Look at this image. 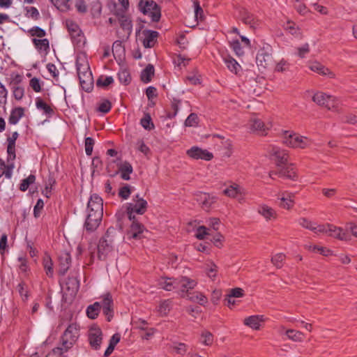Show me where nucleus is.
<instances>
[{
  "instance_id": "f257e3e1",
  "label": "nucleus",
  "mask_w": 357,
  "mask_h": 357,
  "mask_svg": "<svg viewBox=\"0 0 357 357\" xmlns=\"http://www.w3.org/2000/svg\"><path fill=\"white\" fill-rule=\"evenodd\" d=\"M79 336V326L77 323H72L68 325L61 337V347L53 349L54 354L62 355L68 351L76 343Z\"/></svg>"
},
{
  "instance_id": "f03ea898",
  "label": "nucleus",
  "mask_w": 357,
  "mask_h": 357,
  "mask_svg": "<svg viewBox=\"0 0 357 357\" xmlns=\"http://www.w3.org/2000/svg\"><path fill=\"white\" fill-rule=\"evenodd\" d=\"M138 9L146 15L151 17L152 22H158L161 17V8L153 0H140Z\"/></svg>"
},
{
  "instance_id": "7ed1b4c3",
  "label": "nucleus",
  "mask_w": 357,
  "mask_h": 357,
  "mask_svg": "<svg viewBox=\"0 0 357 357\" xmlns=\"http://www.w3.org/2000/svg\"><path fill=\"white\" fill-rule=\"evenodd\" d=\"M114 231L113 228H109L105 235L100 239L98 245V257L100 260H105L107 255L113 250V238L111 234Z\"/></svg>"
},
{
  "instance_id": "20e7f679",
  "label": "nucleus",
  "mask_w": 357,
  "mask_h": 357,
  "mask_svg": "<svg viewBox=\"0 0 357 357\" xmlns=\"http://www.w3.org/2000/svg\"><path fill=\"white\" fill-rule=\"evenodd\" d=\"M77 71L82 89L91 92L93 87V78L88 66H82L76 62Z\"/></svg>"
},
{
  "instance_id": "39448f33",
  "label": "nucleus",
  "mask_w": 357,
  "mask_h": 357,
  "mask_svg": "<svg viewBox=\"0 0 357 357\" xmlns=\"http://www.w3.org/2000/svg\"><path fill=\"white\" fill-rule=\"evenodd\" d=\"M272 53L273 49L271 45L267 44L261 47L256 56L258 67L262 69H268L272 67L274 63Z\"/></svg>"
},
{
  "instance_id": "423d86ee",
  "label": "nucleus",
  "mask_w": 357,
  "mask_h": 357,
  "mask_svg": "<svg viewBox=\"0 0 357 357\" xmlns=\"http://www.w3.org/2000/svg\"><path fill=\"white\" fill-rule=\"evenodd\" d=\"M135 204H128L126 207V213L128 214V219H133L135 215L134 213L143 215L147 209L148 204L147 202L142 197H139V195H137L135 199H133Z\"/></svg>"
},
{
  "instance_id": "0eeeda50",
  "label": "nucleus",
  "mask_w": 357,
  "mask_h": 357,
  "mask_svg": "<svg viewBox=\"0 0 357 357\" xmlns=\"http://www.w3.org/2000/svg\"><path fill=\"white\" fill-rule=\"evenodd\" d=\"M283 143L289 147L305 149L310 144V141L307 137L285 131Z\"/></svg>"
},
{
  "instance_id": "6e6552de",
  "label": "nucleus",
  "mask_w": 357,
  "mask_h": 357,
  "mask_svg": "<svg viewBox=\"0 0 357 357\" xmlns=\"http://www.w3.org/2000/svg\"><path fill=\"white\" fill-rule=\"evenodd\" d=\"M312 100L319 106L324 107L329 110L337 107V100L336 98L324 92L319 91L314 93Z\"/></svg>"
},
{
  "instance_id": "1a4fd4ad",
  "label": "nucleus",
  "mask_w": 357,
  "mask_h": 357,
  "mask_svg": "<svg viewBox=\"0 0 357 357\" xmlns=\"http://www.w3.org/2000/svg\"><path fill=\"white\" fill-rule=\"evenodd\" d=\"M78 278L79 273L77 271L70 272V275L65 282V287H63L66 294H69L70 296H75L79 289L80 284Z\"/></svg>"
},
{
  "instance_id": "9d476101",
  "label": "nucleus",
  "mask_w": 357,
  "mask_h": 357,
  "mask_svg": "<svg viewBox=\"0 0 357 357\" xmlns=\"http://www.w3.org/2000/svg\"><path fill=\"white\" fill-rule=\"evenodd\" d=\"M88 341L93 349H100L102 341V332L99 327L92 326L89 328L88 331Z\"/></svg>"
},
{
  "instance_id": "9b49d317",
  "label": "nucleus",
  "mask_w": 357,
  "mask_h": 357,
  "mask_svg": "<svg viewBox=\"0 0 357 357\" xmlns=\"http://www.w3.org/2000/svg\"><path fill=\"white\" fill-rule=\"evenodd\" d=\"M87 213L84 227L86 231L93 232L99 227L102 221L103 214L91 211H87Z\"/></svg>"
},
{
  "instance_id": "f8f14e48",
  "label": "nucleus",
  "mask_w": 357,
  "mask_h": 357,
  "mask_svg": "<svg viewBox=\"0 0 357 357\" xmlns=\"http://www.w3.org/2000/svg\"><path fill=\"white\" fill-rule=\"evenodd\" d=\"M197 282L195 280H192L188 277H181L176 278V289L181 291L182 293L181 296L188 297V291L190 289H193Z\"/></svg>"
},
{
  "instance_id": "ddd939ff",
  "label": "nucleus",
  "mask_w": 357,
  "mask_h": 357,
  "mask_svg": "<svg viewBox=\"0 0 357 357\" xmlns=\"http://www.w3.org/2000/svg\"><path fill=\"white\" fill-rule=\"evenodd\" d=\"M270 154L272 160H275L277 167L279 168L286 165L288 161L289 155L287 152L279 147L273 146L270 151Z\"/></svg>"
},
{
  "instance_id": "4468645a",
  "label": "nucleus",
  "mask_w": 357,
  "mask_h": 357,
  "mask_svg": "<svg viewBox=\"0 0 357 357\" xmlns=\"http://www.w3.org/2000/svg\"><path fill=\"white\" fill-rule=\"evenodd\" d=\"M72 262L70 254L67 251H61L58 255V273L64 275L68 271Z\"/></svg>"
},
{
  "instance_id": "2eb2a0df",
  "label": "nucleus",
  "mask_w": 357,
  "mask_h": 357,
  "mask_svg": "<svg viewBox=\"0 0 357 357\" xmlns=\"http://www.w3.org/2000/svg\"><path fill=\"white\" fill-rule=\"evenodd\" d=\"M129 220L132 221V223L127 234L128 238L140 239L142 237L144 231L145 230V227L137 220L136 217H134L133 219Z\"/></svg>"
},
{
  "instance_id": "dca6fc26",
  "label": "nucleus",
  "mask_w": 357,
  "mask_h": 357,
  "mask_svg": "<svg viewBox=\"0 0 357 357\" xmlns=\"http://www.w3.org/2000/svg\"><path fill=\"white\" fill-rule=\"evenodd\" d=\"M186 153L190 158L195 160L202 159L209 161L213 158L212 153L208 151L207 150L202 149L198 146H192L191 149L187 151Z\"/></svg>"
},
{
  "instance_id": "f3484780",
  "label": "nucleus",
  "mask_w": 357,
  "mask_h": 357,
  "mask_svg": "<svg viewBox=\"0 0 357 357\" xmlns=\"http://www.w3.org/2000/svg\"><path fill=\"white\" fill-rule=\"evenodd\" d=\"M107 170L108 173H110L111 176H114L119 172H120L121 178L122 179L125 181H129L130 179V174L132 173L133 168L129 162L125 161L119 167L118 171H116L114 173H111L109 164H108L107 166Z\"/></svg>"
},
{
  "instance_id": "a211bd4d",
  "label": "nucleus",
  "mask_w": 357,
  "mask_h": 357,
  "mask_svg": "<svg viewBox=\"0 0 357 357\" xmlns=\"http://www.w3.org/2000/svg\"><path fill=\"white\" fill-rule=\"evenodd\" d=\"M66 25L73 43L79 45L84 38V35L79 26L72 21L67 22Z\"/></svg>"
},
{
  "instance_id": "6ab92c4d",
  "label": "nucleus",
  "mask_w": 357,
  "mask_h": 357,
  "mask_svg": "<svg viewBox=\"0 0 357 357\" xmlns=\"http://www.w3.org/2000/svg\"><path fill=\"white\" fill-rule=\"evenodd\" d=\"M87 211L103 214V200L98 195L93 194L91 195L87 204Z\"/></svg>"
},
{
  "instance_id": "aec40b11",
  "label": "nucleus",
  "mask_w": 357,
  "mask_h": 357,
  "mask_svg": "<svg viewBox=\"0 0 357 357\" xmlns=\"http://www.w3.org/2000/svg\"><path fill=\"white\" fill-rule=\"evenodd\" d=\"M114 14L118 17L121 28L130 36L132 30L130 17L126 15V13H123V11L121 10H115Z\"/></svg>"
},
{
  "instance_id": "412c9836",
  "label": "nucleus",
  "mask_w": 357,
  "mask_h": 357,
  "mask_svg": "<svg viewBox=\"0 0 357 357\" xmlns=\"http://www.w3.org/2000/svg\"><path fill=\"white\" fill-rule=\"evenodd\" d=\"M197 201L203 209L208 211L216 202L217 198L208 193L201 192L197 196Z\"/></svg>"
},
{
  "instance_id": "4be33fe9",
  "label": "nucleus",
  "mask_w": 357,
  "mask_h": 357,
  "mask_svg": "<svg viewBox=\"0 0 357 357\" xmlns=\"http://www.w3.org/2000/svg\"><path fill=\"white\" fill-rule=\"evenodd\" d=\"M158 285L160 288L165 291H172L176 289V278L161 277L158 280Z\"/></svg>"
},
{
  "instance_id": "5701e85b",
  "label": "nucleus",
  "mask_w": 357,
  "mask_h": 357,
  "mask_svg": "<svg viewBox=\"0 0 357 357\" xmlns=\"http://www.w3.org/2000/svg\"><path fill=\"white\" fill-rule=\"evenodd\" d=\"M328 235L341 241H348L350 236L348 233L343 231V229L340 227L331 225V227L328 230Z\"/></svg>"
},
{
  "instance_id": "b1692460",
  "label": "nucleus",
  "mask_w": 357,
  "mask_h": 357,
  "mask_svg": "<svg viewBox=\"0 0 357 357\" xmlns=\"http://www.w3.org/2000/svg\"><path fill=\"white\" fill-rule=\"evenodd\" d=\"M144 36L143 45L146 48L152 47L154 45L155 40L158 38L159 33L158 31L151 30H144L142 32Z\"/></svg>"
},
{
  "instance_id": "393cba45",
  "label": "nucleus",
  "mask_w": 357,
  "mask_h": 357,
  "mask_svg": "<svg viewBox=\"0 0 357 357\" xmlns=\"http://www.w3.org/2000/svg\"><path fill=\"white\" fill-rule=\"evenodd\" d=\"M250 128L253 131H256L261 135H266L267 128L264 123L259 119H252L250 121Z\"/></svg>"
},
{
  "instance_id": "a878e982",
  "label": "nucleus",
  "mask_w": 357,
  "mask_h": 357,
  "mask_svg": "<svg viewBox=\"0 0 357 357\" xmlns=\"http://www.w3.org/2000/svg\"><path fill=\"white\" fill-rule=\"evenodd\" d=\"M264 321L263 316L252 315L244 319V324L255 330H258Z\"/></svg>"
},
{
  "instance_id": "bb28decb",
  "label": "nucleus",
  "mask_w": 357,
  "mask_h": 357,
  "mask_svg": "<svg viewBox=\"0 0 357 357\" xmlns=\"http://www.w3.org/2000/svg\"><path fill=\"white\" fill-rule=\"evenodd\" d=\"M224 61L227 68L235 75H237L241 70L240 64L229 55H227L224 58Z\"/></svg>"
},
{
  "instance_id": "cd10ccee",
  "label": "nucleus",
  "mask_w": 357,
  "mask_h": 357,
  "mask_svg": "<svg viewBox=\"0 0 357 357\" xmlns=\"http://www.w3.org/2000/svg\"><path fill=\"white\" fill-rule=\"evenodd\" d=\"M24 115V109L22 107H18L11 110L8 122L10 124L15 125L18 123L19 120Z\"/></svg>"
},
{
  "instance_id": "c85d7f7f",
  "label": "nucleus",
  "mask_w": 357,
  "mask_h": 357,
  "mask_svg": "<svg viewBox=\"0 0 357 357\" xmlns=\"http://www.w3.org/2000/svg\"><path fill=\"white\" fill-rule=\"evenodd\" d=\"M279 177H285L291 180H296L297 175L294 170L293 165L291 164L287 167H281L279 168Z\"/></svg>"
},
{
  "instance_id": "c756f323",
  "label": "nucleus",
  "mask_w": 357,
  "mask_h": 357,
  "mask_svg": "<svg viewBox=\"0 0 357 357\" xmlns=\"http://www.w3.org/2000/svg\"><path fill=\"white\" fill-rule=\"evenodd\" d=\"M154 66L152 64H148L141 73V80L146 84L150 82L154 75Z\"/></svg>"
},
{
  "instance_id": "7c9ffc66",
  "label": "nucleus",
  "mask_w": 357,
  "mask_h": 357,
  "mask_svg": "<svg viewBox=\"0 0 357 357\" xmlns=\"http://www.w3.org/2000/svg\"><path fill=\"white\" fill-rule=\"evenodd\" d=\"M16 289L17 290L22 301H26L29 296V287L25 281L22 280L16 287Z\"/></svg>"
},
{
  "instance_id": "2f4dec72",
  "label": "nucleus",
  "mask_w": 357,
  "mask_h": 357,
  "mask_svg": "<svg viewBox=\"0 0 357 357\" xmlns=\"http://www.w3.org/2000/svg\"><path fill=\"white\" fill-rule=\"evenodd\" d=\"M241 20L243 23L248 24L250 27L254 28L257 25V20L255 18L253 14L250 13L246 10H243L241 13Z\"/></svg>"
},
{
  "instance_id": "473e14b6",
  "label": "nucleus",
  "mask_w": 357,
  "mask_h": 357,
  "mask_svg": "<svg viewBox=\"0 0 357 357\" xmlns=\"http://www.w3.org/2000/svg\"><path fill=\"white\" fill-rule=\"evenodd\" d=\"M32 42L35 46V47L39 51L47 52L50 50V43L47 38L44 39H36L33 38Z\"/></svg>"
},
{
  "instance_id": "72a5a7b5",
  "label": "nucleus",
  "mask_w": 357,
  "mask_h": 357,
  "mask_svg": "<svg viewBox=\"0 0 357 357\" xmlns=\"http://www.w3.org/2000/svg\"><path fill=\"white\" fill-rule=\"evenodd\" d=\"M101 309L100 303L95 302L93 305H90L86 309V315L89 319H95L98 317L99 312Z\"/></svg>"
},
{
  "instance_id": "f704fd0d",
  "label": "nucleus",
  "mask_w": 357,
  "mask_h": 357,
  "mask_svg": "<svg viewBox=\"0 0 357 357\" xmlns=\"http://www.w3.org/2000/svg\"><path fill=\"white\" fill-rule=\"evenodd\" d=\"M43 264L44 267V270L45 271L46 275L49 278H53L54 275V268H53V262L50 255H46L43 258Z\"/></svg>"
},
{
  "instance_id": "c9c22d12",
  "label": "nucleus",
  "mask_w": 357,
  "mask_h": 357,
  "mask_svg": "<svg viewBox=\"0 0 357 357\" xmlns=\"http://www.w3.org/2000/svg\"><path fill=\"white\" fill-rule=\"evenodd\" d=\"M190 301L196 302L201 305H204L207 302V298L201 292L196 291L190 294H188Z\"/></svg>"
},
{
  "instance_id": "e433bc0d",
  "label": "nucleus",
  "mask_w": 357,
  "mask_h": 357,
  "mask_svg": "<svg viewBox=\"0 0 357 357\" xmlns=\"http://www.w3.org/2000/svg\"><path fill=\"white\" fill-rule=\"evenodd\" d=\"M36 105L38 109H41L45 114L52 115L54 114L53 109L43 100L41 98H37L36 99Z\"/></svg>"
},
{
  "instance_id": "4c0bfd02",
  "label": "nucleus",
  "mask_w": 357,
  "mask_h": 357,
  "mask_svg": "<svg viewBox=\"0 0 357 357\" xmlns=\"http://www.w3.org/2000/svg\"><path fill=\"white\" fill-rule=\"evenodd\" d=\"M55 178L52 176L50 175L47 181L45 183V188L42 191V194L47 198H49L52 194V187L55 185Z\"/></svg>"
},
{
  "instance_id": "58836bf2",
  "label": "nucleus",
  "mask_w": 357,
  "mask_h": 357,
  "mask_svg": "<svg viewBox=\"0 0 357 357\" xmlns=\"http://www.w3.org/2000/svg\"><path fill=\"white\" fill-rule=\"evenodd\" d=\"M259 213L261 214L266 220H271V218H275V211L268 206H261L259 208Z\"/></svg>"
},
{
  "instance_id": "ea45409f",
  "label": "nucleus",
  "mask_w": 357,
  "mask_h": 357,
  "mask_svg": "<svg viewBox=\"0 0 357 357\" xmlns=\"http://www.w3.org/2000/svg\"><path fill=\"white\" fill-rule=\"evenodd\" d=\"M140 124L145 130H151L155 127L151 115L149 113L144 114V117L140 121Z\"/></svg>"
},
{
  "instance_id": "a19ab883",
  "label": "nucleus",
  "mask_w": 357,
  "mask_h": 357,
  "mask_svg": "<svg viewBox=\"0 0 357 357\" xmlns=\"http://www.w3.org/2000/svg\"><path fill=\"white\" fill-rule=\"evenodd\" d=\"M171 305L172 301L170 300H164L160 302L158 311L162 316L167 315L171 310Z\"/></svg>"
},
{
  "instance_id": "79ce46f5",
  "label": "nucleus",
  "mask_w": 357,
  "mask_h": 357,
  "mask_svg": "<svg viewBox=\"0 0 357 357\" xmlns=\"http://www.w3.org/2000/svg\"><path fill=\"white\" fill-rule=\"evenodd\" d=\"M36 181V176L30 174L27 178L23 179L20 185V190L22 192H25L29 187L30 185L34 183Z\"/></svg>"
},
{
  "instance_id": "37998d69",
  "label": "nucleus",
  "mask_w": 357,
  "mask_h": 357,
  "mask_svg": "<svg viewBox=\"0 0 357 357\" xmlns=\"http://www.w3.org/2000/svg\"><path fill=\"white\" fill-rule=\"evenodd\" d=\"M118 78L121 84L128 85L131 81V76L126 69L121 70L118 73Z\"/></svg>"
},
{
  "instance_id": "c03bdc74",
  "label": "nucleus",
  "mask_w": 357,
  "mask_h": 357,
  "mask_svg": "<svg viewBox=\"0 0 357 357\" xmlns=\"http://www.w3.org/2000/svg\"><path fill=\"white\" fill-rule=\"evenodd\" d=\"M181 103V100L173 98L171 103V108L173 110L172 112H168L167 116L169 119H173L176 116V115L178 113V108H179V104Z\"/></svg>"
},
{
  "instance_id": "a18cd8bd",
  "label": "nucleus",
  "mask_w": 357,
  "mask_h": 357,
  "mask_svg": "<svg viewBox=\"0 0 357 357\" xmlns=\"http://www.w3.org/2000/svg\"><path fill=\"white\" fill-rule=\"evenodd\" d=\"M239 192V186L236 184L230 185L223 191V193L229 197H236Z\"/></svg>"
},
{
  "instance_id": "49530a36",
  "label": "nucleus",
  "mask_w": 357,
  "mask_h": 357,
  "mask_svg": "<svg viewBox=\"0 0 357 357\" xmlns=\"http://www.w3.org/2000/svg\"><path fill=\"white\" fill-rule=\"evenodd\" d=\"M290 68V63L285 59H281L275 67V72L284 73L288 71Z\"/></svg>"
},
{
  "instance_id": "de8ad7c7",
  "label": "nucleus",
  "mask_w": 357,
  "mask_h": 357,
  "mask_svg": "<svg viewBox=\"0 0 357 357\" xmlns=\"http://www.w3.org/2000/svg\"><path fill=\"white\" fill-rule=\"evenodd\" d=\"M114 82V79L111 76H100L96 81L97 86L107 87Z\"/></svg>"
},
{
  "instance_id": "09e8293b",
  "label": "nucleus",
  "mask_w": 357,
  "mask_h": 357,
  "mask_svg": "<svg viewBox=\"0 0 357 357\" xmlns=\"http://www.w3.org/2000/svg\"><path fill=\"white\" fill-rule=\"evenodd\" d=\"M287 337L294 341H301L303 334L298 331L294 329H289L286 331Z\"/></svg>"
},
{
  "instance_id": "8fccbe9b",
  "label": "nucleus",
  "mask_w": 357,
  "mask_h": 357,
  "mask_svg": "<svg viewBox=\"0 0 357 357\" xmlns=\"http://www.w3.org/2000/svg\"><path fill=\"white\" fill-rule=\"evenodd\" d=\"M194 8H195V17L196 20H200L202 21L204 20V10L200 6L199 1L198 0H195L193 1Z\"/></svg>"
},
{
  "instance_id": "3c124183",
  "label": "nucleus",
  "mask_w": 357,
  "mask_h": 357,
  "mask_svg": "<svg viewBox=\"0 0 357 357\" xmlns=\"http://www.w3.org/2000/svg\"><path fill=\"white\" fill-rule=\"evenodd\" d=\"M310 69L312 71L317 72L320 75H328L331 73V71L328 68H325L324 66L321 65L319 63H314L310 66Z\"/></svg>"
},
{
  "instance_id": "603ef678",
  "label": "nucleus",
  "mask_w": 357,
  "mask_h": 357,
  "mask_svg": "<svg viewBox=\"0 0 357 357\" xmlns=\"http://www.w3.org/2000/svg\"><path fill=\"white\" fill-rule=\"evenodd\" d=\"M94 144L95 141L92 137H88L85 138L84 148L86 154L87 155L90 156L92 155Z\"/></svg>"
},
{
  "instance_id": "864d4df0",
  "label": "nucleus",
  "mask_w": 357,
  "mask_h": 357,
  "mask_svg": "<svg viewBox=\"0 0 357 357\" xmlns=\"http://www.w3.org/2000/svg\"><path fill=\"white\" fill-rule=\"evenodd\" d=\"M28 33L31 36H36L38 38H43L46 35V32L44 29L39 26H33L28 30Z\"/></svg>"
},
{
  "instance_id": "5fc2aeb1",
  "label": "nucleus",
  "mask_w": 357,
  "mask_h": 357,
  "mask_svg": "<svg viewBox=\"0 0 357 357\" xmlns=\"http://www.w3.org/2000/svg\"><path fill=\"white\" fill-rule=\"evenodd\" d=\"M292 195L288 194V197H282L280 198V206L284 208L289 209L294 205V201L291 199Z\"/></svg>"
},
{
  "instance_id": "6e6d98bb",
  "label": "nucleus",
  "mask_w": 357,
  "mask_h": 357,
  "mask_svg": "<svg viewBox=\"0 0 357 357\" xmlns=\"http://www.w3.org/2000/svg\"><path fill=\"white\" fill-rule=\"evenodd\" d=\"M230 47L238 56L244 54V51L241 47L240 42L238 40H235L231 42Z\"/></svg>"
},
{
  "instance_id": "4d7b16f0",
  "label": "nucleus",
  "mask_w": 357,
  "mask_h": 357,
  "mask_svg": "<svg viewBox=\"0 0 357 357\" xmlns=\"http://www.w3.org/2000/svg\"><path fill=\"white\" fill-rule=\"evenodd\" d=\"M284 259L285 255L282 253H278L271 258V261L277 268H281Z\"/></svg>"
},
{
  "instance_id": "13d9d810",
  "label": "nucleus",
  "mask_w": 357,
  "mask_h": 357,
  "mask_svg": "<svg viewBox=\"0 0 357 357\" xmlns=\"http://www.w3.org/2000/svg\"><path fill=\"white\" fill-rule=\"evenodd\" d=\"M208 230L209 229L205 226H199L197 229L195 236L199 240H203L206 238V236L211 235L208 232Z\"/></svg>"
},
{
  "instance_id": "bf43d9fd",
  "label": "nucleus",
  "mask_w": 357,
  "mask_h": 357,
  "mask_svg": "<svg viewBox=\"0 0 357 357\" xmlns=\"http://www.w3.org/2000/svg\"><path fill=\"white\" fill-rule=\"evenodd\" d=\"M100 303L101 308H104L105 307H112L114 303L111 294L107 293L106 294H105L103 296L102 300Z\"/></svg>"
},
{
  "instance_id": "052dcab7",
  "label": "nucleus",
  "mask_w": 357,
  "mask_h": 357,
  "mask_svg": "<svg viewBox=\"0 0 357 357\" xmlns=\"http://www.w3.org/2000/svg\"><path fill=\"white\" fill-rule=\"evenodd\" d=\"M111 108V102L108 100H104L101 103H100L98 111L103 114H107L110 111Z\"/></svg>"
},
{
  "instance_id": "680f3d73",
  "label": "nucleus",
  "mask_w": 357,
  "mask_h": 357,
  "mask_svg": "<svg viewBox=\"0 0 357 357\" xmlns=\"http://www.w3.org/2000/svg\"><path fill=\"white\" fill-rule=\"evenodd\" d=\"M131 194V189L129 185L125 184L123 187L120 188L119 191V196L123 199H127Z\"/></svg>"
},
{
  "instance_id": "e2e57ef3",
  "label": "nucleus",
  "mask_w": 357,
  "mask_h": 357,
  "mask_svg": "<svg viewBox=\"0 0 357 357\" xmlns=\"http://www.w3.org/2000/svg\"><path fill=\"white\" fill-rule=\"evenodd\" d=\"M13 96L17 100L22 99L24 95V89L22 86H13Z\"/></svg>"
},
{
  "instance_id": "0e129e2a",
  "label": "nucleus",
  "mask_w": 357,
  "mask_h": 357,
  "mask_svg": "<svg viewBox=\"0 0 357 357\" xmlns=\"http://www.w3.org/2000/svg\"><path fill=\"white\" fill-rule=\"evenodd\" d=\"M17 261L20 262L19 266V269L23 272L26 273L29 271V267L28 265V261L25 256H20L17 258Z\"/></svg>"
},
{
  "instance_id": "69168bd1",
  "label": "nucleus",
  "mask_w": 357,
  "mask_h": 357,
  "mask_svg": "<svg viewBox=\"0 0 357 357\" xmlns=\"http://www.w3.org/2000/svg\"><path fill=\"white\" fill-rule=\"evenodd\" d=\"M26 16L28 17H31L33 20H38L40 17V13L35 7H26Z\"/></svg>"
},
{
  "instance_id": "338daca9",
  "label": "nucleus",
  "mask_w": 357,
  "mask_h": 357,
  "mask_svg": "<svg viewBox=\"0 0 357 357\" xmlns=\"http://www.w3.org/2000/svg\"><path fill=\"white\" fill-rule=\"evenodd\" d=\"M75 6L79 13H86L87 6L84 0H75Z\"/></svg>"
},
{
  "instance_id": "774afa93",
  "label": "nucleus",
  "mask_w": 357,
  "mask_h": 357,
  "mask_svg": "<svg viewBox=\"0 0 357 357\" xmlns=\"http://www.w3.org/2000/svg\"><path fill=\"white\" fill-rule=\"evenodd\" d=\"M29 86L35 92H40L41 91V82L40 79L33 77L29 81Z\"/></svg>"
}]
</instances>
